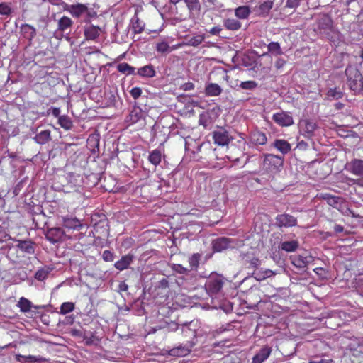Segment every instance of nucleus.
I'll list each match as a JSON object with an SVG mask.
<instances>
[{
  "label": "nucleus",
  "mask_w": 363,
  "mask_h": 363,
  "mask_svg": "<svg viewBox=\"0 0 363 363\" xmlns=\"http://www.w3.org/2000/svg\"><path fill=\"white\" fill-rule=\"evenodd\" d=\"M18 306L20 308L21 311L23 313L28 312L33 307L35 308H43L44 306H35L27 298L21 297L18 303Z\"/></svg>",
  "instance_id": "obj_36"
},
{
  "label": "nucleus",
  "mask_w": 363,
  "mask_h": 363,
  "mask_svg": "<svg viewBox=\"0 0 363 363\" xmlns=\"http://www.w3.org/2000/svg\"><path fill=\"white\" fill-rule=\"evenodd\" d=\"M317 30L323 38L335 43L340 40V33L333 27L331 17L326 13L319 15L316 20Z\"/></svg>",
  "instance_id": "obj_1"
},
{
  "label": "nucleus",
  "mask_w": 363,
  "mask_h": 363,
  "mask_svg": "<svg viewBox=\"0 0 363 363\" xmlns=\"http://www.w3.org/2000/svg\"><path fill=\"white\" fill-rule=\"evenodd\" d=\"M257 83L255 81L250 80L242 82L240 84V87L242 89L253 90L257 87Z\"/></svg>",
  "instance_id": "obj_47"
},
{
  "label": "nucleus",
  "mask_w": 363,
  "mask_h": 363,
  "mask_svg": "<svg viewBox=\"0 0 363 363\" xmlns=\"http://www.w3.org/2000/svg\"><path fill=\"white\" fill-rule=\"evenodd\" d=\"M11 13V9L6 3L0 4V14L1 15H9Z\"/></svg>",
  "instance_id": "obj_53"
},
{
  "label": "nucleus",
  "mask_w": 363,
  "mask_h": 363,
  "mask_svg": "<svg viewBox=\"0 0 363 363\" xmlns=\"http://www.w3.org/2000/svg\"><path fill=\"white\" fill-rule=\"evenodd\" d=\"M284 164V158L274 154H265L263 167L272 172L279 171Z\"/></svg>",
  "instance_id": "obj_4"
},
{
  "label": "nucleus",
  "mask_w": 363,
  "mask_h": 363,
  "mask_svg": "<svg viewBox=\"0 0 363 363\" xmlns=\"http://www.w3.org/2000/svg\"><path fill=\"white\" fill-rule=\"evenodd\" d=\"M326 95L330 100H337L343 96V92L337 88H331L328 90Z\"/></svg>",
  "instance_id": "obj_41"
},
{
  "label": "nucleus",
  "mask_w": 363,
  "mask_h": 363,
  "mask_svg": "<svg viewBox=\"0 0 363 363\" xmlns=\"http://www.w3.org/2000/svg\"><path fill=\"white\" fill-rule=\"evenodd\" d=\"M73 23V21L69 17L64 16L57 21V30L65 33L72 26Z\"/></svg>",
  "instance_id": "obj_29"
},
{
  "label": "nucleus",
  "mask_w": 363,
  "mask_h": 363,
  "mask_svg": "<svg viewBox=\"0 0 363 363\" xmlns=\"http://www.w3.org/2000/svg\"><path fill=\"white\" fill-rule=\"evenodd\" d=\"M223 26L227 30L236 31L241 28L242 23L237 19L229 18L224 19Z\"/></svg>",
  "instance_id": "obj_35"
},
{
  "label": "nucleus",
  "mask_w": 363,
  "mask_h": 363,
  "mask_svg": "<svg viewBox=\"0 0 363 363\" xmlns=\"http://www.w3.org/2000/svg\"><path fill=\"white\" fill-rule=\"evenodd\" d=\"M299 125L303 135L305 138H311L314 135V132L318 127L316 123L308 119L301 121Z\"/></svg>",
  "instance_id": "obj_11"
},
{
  "label": "nucleus",
  "mask_w": 363,
  "mask_h": 363,
  "mask_svg": "<svg viewBox=\"0 0 363 363\" xmlns=\"http://www.w3.org/2000/svg\"><path fill=\"white\" fill-rule=\"evenodd\" d=\"M137 74L142 77L151 78L155 77V70L152 65H147L139 68Z\"/></svg>",
  "instance_id": "obj_34"
},
{
  "label": "nucleus",
  "mask_w": 363,
  "mask_h": 363,
  "mask_svg": "<svg viewBox=\"0 0 363 363\" xmlns=\"http://www.w3.org/2000/svg\"><path fill=\"white\" fill-rule=\"evenodd\" d=\"M301 0H286L285 8L295 10L301 4Z\"/></svg>",
  "instance_id": "obj_52"
},
{
  "label": "nucleus",
  "mask_w": 363,
  "mask_h": 363,
  "mask_svg": "<svg viewBox=\"0 0 363 363\" xmlns=\"http://www.w3.org/2000/svg\"><path fill=\"white\" fill-rule=\"evenodd\" d=\"M70 334L72 335V336H74V337H82L84 333H83L82 330H78V329H75V328H73L70 331Z\"/></svg>",
  "instance_id": "obj_61"
},
{
  "label": "nucleus",
  "mask_w": 363,
  "mask_h": 363,
  "mask_svg": "<svg viewBox=\"0 0 363 363\" xmlns=\"http://www.w3.org/2000/svg\"><path fill=\"white\" fill-rule=\"evenodd\" d=\"M204 35H197L187 39L186 45L189 46L197 47L204 40Z\"/></svg>",
  "instance_id": "obj_42"
},
{
  "label": "nucleus",
  "mask_w": 363,
  "mask_h": 363,
  "mask_svg": "<svg viewBox=\"0 0 363 363\" xmlns=\"http://www.w3.org/2000/svg\"><path fill=\"white\" fill-rule=\"evenodd\" d=\"M213 139L215 144L219 146L228 145L233 140L229 132L223 127H218L213 133Z\"/></svg>",
  "instance_id": "obj_6"
},
{
  "label": "nucleus",
  "mask_w": 363,
  "mask_h": 363,
  "mask_svg": "<svg viewBox=\"0 0 363 363\" xmlns=\"http://www.w3.org/2000/svg\"><path fill=\"white\" fill-rule=\"evenodd\" d=\"M101 32V28L94 25L85 26L84 29V34L87 40H96L100 35Z\"/></svg>",
  "instance_id": "obj_16"
},
{
  "label": "nucleus",
  "mask_w": 363,
  "mask_h": 363,
  "mask_svg": "<svg viewBox=\"0 0 363 363\" xmlns=\"http://www.w3.org/2000/svg\"><path fill=\"white\" fill-rule=\"evenodd\" d=\"M82 338L85 341V344L86 345H91L94 344L95 340H99L94 334L91 332L88 333H84Z\"/></svg>",
  "instance_id": "obj_50"
},
{
  "label": "nucleus",
  "mask_w": 363,
  "mask_h": 363,
  "mask_svg": "<svg viewBox=\"0 0 363 363\" xmlns=\"http://www.w3.org/2000/svg\"><path fill=\"white\" fill-rule=\"evenodd\" d=\"M273 4L274 0H267L262 2L257 8H256L257 15L262 17L267 16L272 9Z\"/></svg>",
  "instance_id": "obj_22"
},
{
  "label": "nucleus",
  "mask_w": 363,
  "mask_h": 363,
  "mask_svg": "<svg viewBox=\"0 0 363 363\" xmlns=\"http://www.w3.org/2000/svg\"><path fill=\"white\" fill-rule=\"evenodd\" d=\"M322 198L326 201L328 205L337 209L340 208L344 201L342 197L333 196L330 194H322Z\"/></svg>",
  "instance_id": "obj_19"
},
{
  "label": "nucleus",
  "mask_w": 363,
  "mask_h": 363,
  "mask_svg": "<svg viewBox=\"0 0 363 363\" xmlns=\"http://www.w3.org/2000/svg\"><path fill=\"white\" fill-rule=\"evenodd\" d=\"M346 84L355 95H363V76L357 65H348L345 71Z\"/></svg>",
  "instance_id": "obj_2"
},
{
  "label": "nucleus",
  "mask_w": 363,
  "mask_h": 363,
  "mask_svg": "<svg viewBox=\"0 0 363 363\" xmlns=\"http://www.w3.org/2000/svg\"><path fill=\"white\" fill-rule=\"evenodd\" d=\"M131 29L134 33H141L145 28V23L135 14L130 20Z\"/></svg>",
  "instance_id": "obj_31"
},
{
  "label": "nucleus",
  "mask_w": 363,
  "mask_h": 363,
  "mask_svg": "<svg viewBox=\"0 0 363 363\" xmlns=\"http://www.w3.org/2000/svg\"><path fill=\"white\" fill-rule=\"evenodd\" d=\"M26 362H45L47 359L41 356H21Z\"/></svg>",
  "instance_id": "obj_48"
},
{
  "label": "nucleus",
  "mask_w": 363,
  "mask_h": 363,
  "mask_svg": "<svg viewBox=\"0 0 363 363\" xmlns=\"http://www.w3.org/2000/svg\"><path fill=\"white\" fill-rule=\"evenodd\" d=\"M34 140L40 145H44L52 140L50 130H42L33 138Z\"/></svg>",
  "instance_id": "obj_28"
},
{
  "label": "nucleus",
  "mask_w": 363,
  "mask_h": 363,
  "mask_svg": "<svg viewBox=\"0 0 363 363\" xmlns=\"http://www.w3.org/2000/svg\"><path fill=\"white\" fill-rule=\"evenodd\" d=\"M156 50L158 52L166 53L170 52V47L167 42L162 41L157 44Z\"/></svg>",
  "instance_id": "obj_51"
},
{
  "label": "nucleus",
  "mask_w": 363,
  "mask_h": 363,
  "mask_svg": "<svg viewBox=\"0 0 363 363\" xmlns=\"http://www.w3.org/2000/svg\"><path fill=\"white\" fill-rule=\"evenodd\" d=\"M251 13L250 9L248 6H240L235 9V15L240 19H246L249 17Z\"/></svg>",
  "instance_id": "obj_37"
},
{
  "label": "nucleus",
  "mask_w": 363,
  "mask_h": 363,
  "mask_svg": "<svg viewBox=\"0 0 363 363\" xmlns=\"http://www.w3.org/2000/svg\"><path fill=\"white\" fill-rule=\"evenodd\" d=\"M252 277H253L257 281H262L264 279V272L256 269L251 272Z\"/></svg>",
  "instance_id": "obj_55"
},
{
  "label": "nucleus",
  "mask_w": 363,
  "mask_h": 363,
  "mask_svg": "<svg viewBox=\"0 0 363 363\" xmlns=\"http://www.w3.org/2000/svg\"><path fill=\"white\" fill-rule=\"evenodd\" d=\"M211 118L207 113H203L199 116V124L205 128H208L211 124Z\"/></svg>",
  "instance_id": "obj_49"
},
{
  "label": "nucleus",
  "mask_w": 363,
  "mask_h": 363,
  "mask_svg": "<svg viewBox=\"0 0 363 363\" xmlns=\"http://www.w3.org/2000/svg\"><path fill=\"white\" fill-rule=\"evenodd\" d=\"M272 145L284 155L289 153L291 148V144L283 139L275 140Z\"/></svg>",
  "instance_id": "obj_27"
},
{
  "label": "nucleus",
  "mask_w": 363,
  "mask_h": 363,
  "mask_svg": "<svg viewBox=\"0 0 363 363\" xmlns=\"http://www.w3.org/2000/svg\"><path fill=\"white\" fill-rule=\"evenodd\" d=\"M143 117L144 113L141 108L138 106H134L127 118V121L131 123H136Z\"/></svg>",
  "instance_id": "obj_21"
},
{
  "label": "nucleus",
  "mask_w": 363,
  "mask_h": 363,
  "mask_svg": "<svg viewBox=\"0 0 363 363\" xmlns=\"http://www.w3.org/2000/svg\"><path fill=\"white\" fill-rule=\"evenodd\" d=\"M57 123L61 128H64L66 130H69L73 127L72 121L67 115H62L60 117H59Z\"/></svg>",
  "instance_id": "obj_38"
},
{
  "label": "nucleus",
  "mask_w": 363,
  "mask_h": 363,
  "mask_svg": "<svg viewBox=\"0 0 363 363\" xmlns=\"http://www.w3.org/2000/svg\"><path fill=\"white\" fill-rule=\"evenodd\" d=\"M11 239V238L9 235L6 233H0V242H4Z\"/></svg>",
  "instance_id": "obj_64"
},
{
  "label": "nucleus",
  "mask_w": 363,
  "mask_h": 363,
  "mask_svg": "<svg viewBox=\"0 0 363 363\" xmlns=\"http://www.w3.org/2000/svg\"><path fill=\"white\" fill-rule=\"evenodd\" d=\"M273 121L281 127H287L294 124V120L289 113L281 111L272 116Z\"/></svg>",
  "instance_id": "obj_9"
},
{
  "label": "nucleus",
  "mask_w": 363,
  "mask_h": 363,
  "mask_svg": "<svg viewBox=\"0 0 363 363\" xmlns=\"http://www.w3.org/2000/svg\"><path fill=\"white\" fill-rule=\"evenodd\" d=\"M191 351V347L187 345H179L171 349L169 354L173 357H184L187 355Z\"/></svg>",
  "instance_id": "obj_32"
},
{
  "label": "nucleus",
  "mask_w": 363,
  "mask_h": 363,
  "mask_svg": "<svg viewBox=\"0 0 363 363\" xmlns=\"http://www.w3.org/2000/svg\"><path fill=\"white\" fill-rule=\"evenodd\" d=\"M201 256L202 255L200 253H194L188 258L189 269L195 276L200 264Z\"/></svg>",
  "instance_id": "obj_23"
},
{
  "label": "nucleus",
  "mask_w": 363,
  "mask_h": 363,
  "mask_svg": "<svg viewBox=\"0 0 363 363\" xmlns=\"http://www.w3.org/2000/svg\"><path fill=\"white\" fill-rule=\"evenodd\" d=\"M299 247V242L296 240L283 241L280 243L279 248L287 252H295Z\"/></svg>",
  "instance_id": "obj_30"
},
{
  "label": "nucleus",
  "mask_w": 363,
  "mask_h": 363,
  "mask_svg": "<svg viewBox=\"0 0 363 363\" xmlns=\"http://www.w3.org/2000/svg\"><path fill=\"white\" fill-rule=\"evenodd\" d=\"M74 303L72 302H65L60 306V313L65 315L74 310Z\"/></svg>",
  "instance_id": "obj_46"
},
{
  "label": "nucleus",
  "mask_w": 363,
  "mask_h": 363,
  "mask_svg": "<svg viewBox=\"0 0 363 363\" xmlns=\"http://www.w3.org/2000/svg\"><path fill=\"white\" fill-rule=\"evenodd\" d=\"M128 289V285L125 281H121L118 285L119 291H126Z\"/></svg>",
  "instance_id": "obj_63"
},
{
  "label": "nucleus",
  "mask_w": 363,
  "mask_h": 363,
  "mask_svg": "<svg viewBox=\"0 0 363 363\" xmlns=\"http://www.w3.org/2000/svg\"><path fill=\"white\" fill-rule=\"evenodd\" d=\"M170 267L172 270L176 273L184 274L189 278L196 277L195 275H194V273L191 272V270H190V269L184 267L182 264H172L170 265Z\"/></svg>",
  "instance_id": "obj_33"
},
{
  "label": "nucleus",
  "mask_w": 363,
  "mask_h": 363,
  "mask_svg": "<svg viewBox=\"0 0 363 363\" xmlns=\"http://www.w3.org/2000/svg\"><path fill=\"white\" fill-rule=\"evenodd\" d=\"M64 227L68 229L79 230L82 225L80 220L77 218L65 216L62 218Z\"/></svg>",
  "instance_id": "obj_20"
},
{
  "label": "nucleus",
  "mask_w": 363,
  "mask_h": 363,
  "mask_svg": "<svg viewBox=\"0 0 363 363\" xmlns=\"http://www.w3.org/2000/svg\"><path fill=\"white\" fill-rule=\"evenodd\" d=\"M275 220L276 225L279 228H290L297 225L296 218L288 213L277 215Z\"/></svg>",
  "instance_id": "obj_8"
},
{
  "label": "nucleus",
  "mask_w": 363,
  "mask_h": 363,
  "mask_svg": "<svg viewBox=\"0 0 363 363\" xmlns=\"http://www.w3.org/2000/svg\"><path fill=\"white\" fill-rule=\"evenodd\" d=\"M102 258L105 262H112L113 261L114 255L110 250H106L103 252Z\"/></svg>",
  "instance_id": "obj_54"
},
{
  "label": "nucleus",
  "mask_w": 363,
  "mask_h": 363,
  "mask_svg": "<svg viewBox=\"0 0 363 363\" xmlns=\"http://www.w3.org/2000/svg\"><path fill=\"white\" fill-rule=\"evenodd\" d=\"M189 11V18H195L201 13V5L199 0H184Z\"/></svg>",
  "instance_id": "obj_12"
},
{
  "label": "nucleus",
  "mask_w": 363,
  "mask_h": 363,
  "mask_svg": "<svg viewBox=\"0 0 363 363\" xmlns=\"http://www.w3.org/2000/svg\"><path fill=\"white\" fill-rule=\"evenodd\" d=\"M46 239L52 244L65 240V233L60 227L48 228L45 233Z\"/></svg>",
  "instance_id": "obj_7"
},
{
  "label": "nucleus",
  "mask_w": 363,
  "mask_h": 363,
  "mask_svg": "<svg viewBox=\"0 0 363 363\" xmlns=\"http://www.w3.org/2000/svg\"><path fill=\"white\" fill-rule=\"evenodd\" d=\"M267 48L269 52L276 55H281L283 53L281 46L277 42H271L268 44Z\"/></svg>",
  "instance_id": "obj_45"
},
{
  "label": "nucleus",
  "mask_w": 363,
  "mask_h": 363,
  "mask_svg": "<svg viewBox=\"0 0 363 363\" xmlns=\"http://www.w3.org/2000/svg\"><path fill=\"white\" fill-rule=\"evenodd\" d=\"M222 91L221 86L216 83H208L205 87V94L208 96H218Z\"/></svg>",
  "instance_id": "obj_25"
},
{
  "label": "nucleus",
  "mask_w": 363,
  "mask_h": 363,
  "mask_svg": "<svg viewBox=\"0 0 363 363\" xmlns=\"http://www.w3.org/2000/svg\"><path fill=\"white\" fill-rule=\"evenodd\" d=\"M223 278L218 274L211 275L206 283V289L210 295L218 294L223 288Z\"/></svg>",
  "instance_id": "obj_5"
},
{
  "label": "nucleus",
  "mask_w": 363,
  "mask_h": 363,
  "mask_svg": "<svg viewBox=\"0 0 363 363\" xmlns=\"http://www.w3.org/2000/svg\"><path fill=\"white\" fill-rule=\"evenodd\" d=\"M181 89L184 91H190L194 89V84L192 82H188L182 84Z\"/></svg>",
  "instance_id": "obj_59"
},
{
  "label": "nucleus",
  "mask_w": 363,
  "mask_h": 363,
  "mask_svg": "<svg viewBox=\"0 0 363 363\" xmlns=\"http://www.w3.org/2000/svg\"><path fill=\"white\" fill-rule=\"evenodd\" d=\"M130 93L134 99H137L141 96L142 89L140 87H134L130 90Z\"/></svg>",
  "instance_id": "obj_56"
},
{
  "label": "nucleus",
  "mask_w": 363,
  "mask_h": 363,
  "mask_svg": "<svg viewBox=\"0 0 363 363\" xmlns=\"http://www.w3.org/2000/svg\"><path fill=\"white\" fill-rule=\"evenodd\" d=\"M16 247L23 252L33 255L35 250V243L30 240H18Z\"/></svg>",
  "instance_id": "obj_17"
},
{
  "label": "nucleus",
  "mask_w": 363,
  "mask_h": 363,
  "mask_svg": "<svg viewBox=\"0 0 363 363\" xmlns=\"http://www.w3.org/2000/svg\"><path fill=\"white\" fill-rule=\"evenodd\" d=\"M232 240L225 237L219 238L213 241V249L214 252H222L229 248Z\"/></svg>",
  "instance_id": "obj_14"
},
{
  "label": "nucleus",
  "mask_w": 363,
  "mask_h": 363,
  "mask_svg": "<svg viewBox=\"0 0 363 363\" xmlns=\"http://www.w3.org/2000/svg\"><path fill=\"white\" fill-rule=\"evenodd\" d=\"M291 263L298 269H305L312 262L311 256L295 255L291 257Z\"/></svg>",
  "instance_id": "obj_15"
},
{
  "label": "nucleus",
  "mask_w": 363,
  "mask_h": 363,
  "mask_svg": "<svg viewBox=\"0 0 363 363\" xmlns=\"http://www.w3.org/2000/svg\"><path fill=\"white\" fill-rule=\"evenodd\" d=\"M223 28L220 26L213 27L208 32L212 35H219Z\"/></svg>",
  "instance_id": "obj_58"
},
{
  "label": "nucleus",
  "mask_w": 363,
  "mask_h": 363,
  "mask_svg": "<svg viewBox=\"0 0 363 363\" xmlns=\"http://www.w3.org/2000/svg\"><path fill=\"white\" fill-rule=\"evenodd\" d=\"M286 64V61L282 58H278L274 64V66L277 69H279L282 68Z\"/></svg>",
  "instance_id": "obj_60"
},
{
  "label": "nucleus",
  "mask_w": 363,
  "mask_h": 363,
  "mask_svg": "<svg viewBox=\"0 0 363 363\" xmlns=\"http://www.w3.org/2000/svg\"><path fill=\"white\" fill-rule=\"evenodd\" d=\"M50 272V269L48 267L41 268L35 272V278L38 281H43L48 277Z\"/></svg>",
  "instance_id": "obj_44"
},
{
  "label": "nucleus",
  "mask_w": 363,
  "mask_h": 363,
  "mask_svg": "<svg viewBox=\"0 0 363 363\" xmlns=\"http://www.w3.org/2000/svg\"><path fill=\"white\" fill-rule=\"evenodd\" d=\"M267 138L265 133L259 130H255L250 133L249 146L263 145L266 144Z\"/></svg>",
  "instance_id": "obj_10"
},
{
  "label": "nucleus",
  "mask_w": 363,
  "mask_h": 363,
  "mask_svg": "<svg viewBox=\"0 0 363 363\" xmlns=\"http://www.w3.org/2000/svg\"><path fill=\"white\" fill-rule=\"evenodd\" d=\"M349 170L354 175L363 177V160L354 159L349 164Z\"/></svg>",
  "instance_id": "obj_18"
},
{
  "label": "nucleus",
  "mask_w": 363,
  "mask_h": 363,
  "mask_svg": "<svg viewBox=\"0 0 363 363\" xmlns=\"http://www.w3.org/2000/svg\"><path fill=\"white\" fill-rule=\"evenodd\" d=\"M245 264L246 265L247 268L254 271L257 269L260 266L261 261L257 257H252L250 259H245Z\"/></svg>",
  "instance_id": "obj_43"
},
{
  "label": "nucleus",
  "mask_w": 363,
  "mask_h": 363,
  "mask_svg": "<svg viewBox=\"0 0 363 363\" xmlns=\"http://www.w3.org/2000/svg\"><path fill=\"white\" fill-rule=\"evenodd\" d=\"M20 29L23 36L29 41H31L36 35L35 28L29 24H23Z\"/></svg>",
  "instance_id": "obj_26"
},
{
  "label": "nucleus",
  "mask_w": 363,
  "mask_h": 363,
  "mask_svg": "<svg viewBox=\"0 0 363 363\" xmlns=\"http://www.w3.org/2000/svg\"><path fill=\"white\" fill-rule=\"evenodd\" d=\"M272 349L268 345L262 347L252 357V363H262L268 359Z\"/></svg>",
  "instance_id": "obj_13"
},
{
  "label": "nucleus",
  "mask_w": 363,
  "mask_h": 363,
  "mask_svg": "<svg viewBox=\"0 0 363 363\" xmlns=\"http://www.w3.org/2000/svg\"><path fill=\"white\" fill-rule=\"evenodd\" d=\"M64 11L69 12L74 18H82L84 23H90L91 19L97 17V13L89 9L87 4L77 3L75 4H64Z\"/></svg>",
  "instance_id": "obj_3"
},
{
  "label": "nucleus",
  "mask_w": 363,
  "mask_h": 363,
  "mask_svg": "<svg viewBox=\"0 0 363 363\" xmlns=\"http://www.w3.org/2000/svg\"><path fill=\"white\" fill-rule=\"evenodd\" d=\"M133 256L130 254H128L125 256H123L120 260L117 261L114 266L117 269L122 271L128 268V267L133 262Z\"/></svg>",
  "instance_id": "obj_24"
},
{
  "label": "nucleus",
  "mask_w": 363,
  "mask_h": 363,
  "mask_svg": "<svg viewBox=\"0 0 363 363\" xmlns=\"http://www.w3.org/2000/svg\"><path fill=\"white\" fill-rule=\"evenodd\" d=\"M117 70L121 73L126 74L128 75L135 74V68L126 62L119 63L117 65Z\"/></svg>",
  "instance_id": "obj_39"
},
{
  "label": "nucleus",
  "mask_w": 363,
  "mask_h": 363,
  "mask_svg": "<svg viewBox=\"0 0 363 363\" xmlns=\"http://www.w3.org/2000/svg\"><path fill=\"white\" fill-rule=\"evenodd\" d=\"M344 215L351 216L353 218H359L360 216L356 214L352 209L347 208L345 211L342 212Z\"/></svg>",
  "instance_id": "obj_62"
},
{
  "label": "nucleus",
  "mask_w": 363,
  "mask_h": 363,
  "mask_svg": "<svg viewBox=\"0 0 363 363\" xmlns=\"http://www.w3.org/2000/svg\"><path fill=\"white\" fill-rule=\"evenodd\" d=\"M162 160L161 151L156 149L150 152L148 160L155 166L158 165Z\"/></svg>",
  "instance_id": "obj_40"
},
{
  "label": "nucleus",
  "mask_w": 363,
  "mask_h": 363,
  "mask_svg": "<svg viewBox=\"0 0 363 363\" xmlns=\"http://www.w3.org/2000/svg\"><path fill=\"white\" fill-rule=\"evenodd\" d=\"M61 110L58 107H52L50 109L48 110V113H51L53 116L55 118H57L59 119V117L61 116L60 115Z\"/></svg>",
  "instance_id": "obj_57"
}]
</instances>
